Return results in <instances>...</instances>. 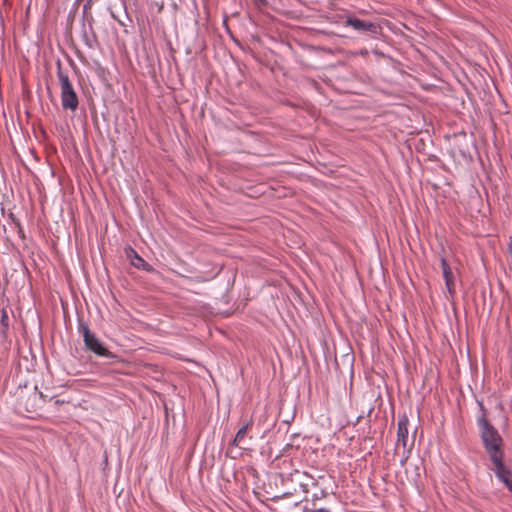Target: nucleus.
Instances as JSON below:
<instances>
[{
    "label": "nucleus",
    "instance_id": "f257e3e1",
    "mask_svg": "<svg viewBox=\"0 0 512 512\" xmlns=\"http://www.w3.org/2000/svg\"><path fill=\"white\" fill-rule=\"evenodd\" d=\"M476 422L483 447L490 460L503 456L501 451L502 438L498 430L488 421L487 417L477 416Z\"/></svg>",
    "mask_w": 512,
    "mask_h": 512
},
{
    "label": "nucleus",
    "instance_id": "f03ea898",
    "mask_svg": "<svg viewBox=\"0 0 512 512\" xmlns=\"http://www.w3.org/2000/svg\"><path fill=\"white\" fill-rule=\"evenodd\" d=\"M57 77L61 86V104L63 109L75 111L79 105L78 96L68 75L62 71L60 60H57Z\"/></svg>",
    "mask_w": 512,
    "mask_h": 512
},
{
    "label": "nucleus",
    "instance_id": "7ed1b4c3",
    "mask_svg": "<svg viewBox=\"0 0 512 512\" xmlns=\"http://www.w3.org/2000/svg\"><path fill=\"white\" fill-rule=\"evenodd\" d=\"M342 25L351 27L358 33L369 34L374 37H378L382 33V28L378 23L357 18L352 14H348L344 18Z\"/></svg>",
    "mask_w": 512,
    "mask_h": 512
},
{
    "label": "nucleus",
    "instance_id": "20e7f679",
    "mask_svg": "<svg viewBox=\"0 0 512 512\" xmlns=\"http://www.w3.org/2000/svg\"><path fill=\"white\" fill-rule=\"evenodd\" d=\"M86 337H88V339H86L84 341V345L88 351L94 353L95 355H97L99 357H103V358L111 360V361H114L118 358V356L116 354L112 353L105 346V344L99 338L96 337L95 334L94 335L86 334Z\"/></svg>",
    "mask_w": 512,
    "mask_h": 512
},
{
    "label": "nucleus",
    "instance_id": "39448f33",
    "mask_svg": "<svg viewBox=\"0 0 512 512\" xmlns=\"http://www.w3.org/2000/svg\"><path fill=\"white\" fill-rule=\"evenodd\" d=\"M491 462L494 465V474L496 478L512 492V470L503 462V456L495 457Z\"/></svg>",
    "mask_w": 512,
    "mask_h": 512
},
{
    "label": "nucleus",
    "instance_id": "423d86ee",
    "mask_svg": "<svg viewBox=\"0 0 512 512\" xmlns=\"http://www.w3.org/2000/svg\"><path fill=\"white\" fill-rule=\"evenodd\" d=\"M88 5L89 2L83 6L81 37L85 46H87L89 49H95L97 46V37L93 30L92 24L89 22L88 27L85 24V17Z\"/></svg>",
    "mask_w": 512,
    "mask_h": 512
},
{
    "label": "nucleus",
    "instance_id": "0eeeda50",
    "mask_svg": "<svg viewBox=\"0 0 512 512\" xmlns=\"http://www.w3.org/2000/svg\"><path fill=\"white\" fill-rule=\"evenodd\" d=\"M125 255L127 259L130 261V264L135 268L145 272L154 271L153 266L149 264L147 261H145L131 246L125 248Z\"/></svg>",
    "mask_w": 512,
    "mask_h": 512
},
{
    "label": "nucleus",
    "instance_id": "6e6552de",
    "mask_svg": "<svg viewBox=\"0 0 512 512\" xmlns=\"http://www.w3.org/2000/svg\"><path fill=\"white\" fill-rule=\"evenodd\" d=\"M408 417L406 414H402L398 418L397 423V443L396 445H402L404 449L407 447L408 443Z\"/></svg>",
    "mask_w": 512,
    "mask_h": 512
},
{
    "label": "nucleus",
    "instance_id": "1a4fd4ad",
    "mask_svg": "<svg viewBox=\"0 0 512 512\" xmlns=\"http://www.w3.org/2000/svg\"><path fill=\"white\" fill-rule=\"evenodd\" d=\"M251 424H252V421L246 422L242 427H240L238 429L234 438L231 441V444L233 446H238L240 444V442L242 441V439L245 437V435L247 433V429L249 428V426Z\"/></svg>",
    "mask_w": 512,
    "mask_h": 512
},
{
    "label": "nucleus",
    "instance_id": "9d476101",
    "mask_svg": "<svg viewBox=\"0 0 512 512\" xmlns=\"http://www.w3.org/2000/svg\"><path fill=\"white\" fill-rule=\"evenodd\" d=\"M0 325V333L3 337H6L9 329V317L7 311L4 308L0 310Z\"/></svg>",
    "mask_w": 512,
    "mask_h": 512
},
{
    "label": "nucleus",
    "instance_id": "9b49d317",
    "mask_svg": "<svg viewBox=\"0 0 512 512\" xmlns=\"http://www.w3.org/2000/svg\"><path fill=\"white\" fill-rule=\"evenodd\" d=\"M77 329H78V332L82 335L83 341L88 339V337H86V334L94 335V333L90 330L89 326L82 321L78 322Z\"/></svg>",
    "mask_w": 512,
    "mask_h": 512
},
{
    "label": "nucleus",
    "instance_id": "f8f14e48",
    "mask_svg": "<svg viewBox=\"0 0 512 512\" xmlns=\"http://www.w3.org/2000/svg\"><path fill=\"white\" fill-rule=\"evenodd\" d=\"M302 512H330V509L324 507L317 508L316 506L309 507L308 505H304L302 507Z\"/></svg>",
    "mask_w": 512,
    "mask_h": 512
},
{
    "label": "nucleus",
    "instance_id": "ddd939ff",
    "mask_svg": "<svg viewBox=\"0 0 512 512\" xmlns=\"http://www.w3.org/2000/svg\"><path fill=\"white\" fill-rule=\"evenodd\" d=\"M326 496V491L321 489L317 493H313L311 496L312 506H316V502Z\"/></svg>",
    "mask_w": 512,
    "mask_h": 512
},
{
    "label": "nucleus",
    "instance_id": "4468645a",
    "mask_svg": "<svg viewBox=\"0 0 512 512\" xmlns=\"http://www.w3.org/2000/svg\"><path fill=\"white\" fill-rule=\"evenodd\" d=\"M442 275H443L445 283H454L455 277H454L452 270L447 271L444 269V272H442Z\"/></svg>",
    "mask_w": 512,
    "mask_h": 512
},
{
    "label": "nucleus",
    "instance_id": "2eb2a0df",
    "mask_svg": "<svg viewBox=\"0 0 512 512\" xmlns=\"http://www.w3.org/2000/svg\"><path fill=\"white\" fill-rule=\"evenodd\" d=\"M476 402H477V405H478L479 410L481 412V414L479 416L487 417V409L485 408V406L483 404V401L477 399Z\"/></svg>",
    "mask_w": 512,
    "mask_h": 512
},
{
    "label": "nucleus",
    "instance_id": "dca6fc26",
    "mask_svg": "<svg viewBox=\"0 0 512 512\" xmlns=\"http://www.w3.org/2000/svg\"><path fill=\"white\" fill-rule=\"evenodd\" d=\"M34 397H38V400L40 402H44L47 396H45L42 392L38 391L37 386H34Z\"/></svg>",
    "mask_w": 512,
    "mask_h": 512
},
{
    "label": "nucleus",
    "instance_id": "f3484780",
    "mask_svg": "<svg viewBox=\"0 0 512 512\" xmlns=\"http://www.w3.org/2000/svg\"><path fill=\"white\" fill-rule=\"evenodd\" d=\"M441 268H442V272H444V269L447 271L451 270V268L449 267V265L447 263V260L444 257L441 258Z\"/></svg>",
    "mask_w": 512,
    "mask_h": 512
},
{
    "label": "nucleus",
    "instance_id": "a211bd4d",
    "mask_svg": "<svg viewBox=\"0 0 512 512\" xmlns=\"http://www.w3.org/2000/svg\"><path fill=\"white\" fill-rule=\"evenodd\" d=\"M50 400H54V404H55L56 406H58V405H61V404H64V403H67V402H68V401H66L65 399H58V398H56L55 396H51V397H50Z\"/></svg>",
    "mask_w": 512,
    "mask_h": 512
},
{
    "label": "nucleus",
    "instance_id": "6ab92c4d",
    "mask_svg": "<svg viewBox=\"0 0 512 512\" xmlns=\"http://www.w3.org/2000/svg\"><path fill=\"white\" fill-rule=\"evenodd\" d=\"M445 286L447 288V291L452 295L455 290H454V283H445Z\"/></svg>",
    "mask_w": 512,
    "mask_h": 512
},
{
    "label": "nucleus",
    "instance_id": "aec40b11",
    "mask_svg": "<svg viewBox=\"0 0 512 512\" xmlns=\"http://www.w3.org/2000/svg\"><path fill=\"white\" fill-rule=\"evenodd\" d=\"M254 3L257 7H263L267 4V0H254Z\"/></svg>",
    "mask_w": 512,
    "mask_h": 512
},
{
    "label": "nucleus",
    "instance_id": "412c9836",
    "mask_svg": "<svg viewBox=\"0 0 512 512\" xmlns=\"http://www.w3.org/2000/svg\"><path fill=\"white\" fill-rule=\"evenodd\" d=\"M8 217H9V219H10V220L15 224V225H17V222H20V221L18 220V218H17V217L14 215V213H12V212H10V213L8 214Z\"/></svg>",
    "mask_w": 512,
    "mask_h": 512
},
{
    "label": "nucleus",
    "instance_id": "4be33fe9",
    "mask_svg": "<svg viewBox=\"0 0 512 512\" xmlns=\"http://www.w3.org/2000/svg\"><path fill=\"white\" fill-rule=\"evenodd\" d=\"M16 226H17V228H18V234H19V236H20V237H24V231H23V228H22V226H21L20 222H17V225H16Z\"/></svg>",
    "mask_w": 512,
    "mask_h": 512
},
{
    "label": "nucleus",
    "instance_id": "5701e85b",
    "mask_svg": "<svg viewBox=\"0 0 512 512\" xmlns=\"http://www.w3.org/2000/svg\"><path fill=\"white\" fill-rule=\"evenodd\" d=\"M294 417H295V413H293L290 417H288V418L284 419V420H283V423H285V424H290L291 422H293Z\"/></svg>",
    "mask_w": 512,
    "mask_h": 512
},
{
    "label": "nucleus",
    "instance_id": "b1692460",
    "mask_svg": "<svg viewBox=\"0 0 512 512\" xmlns=\"http://www.w3.org/2000/svg\"><path fill=\"white\" fill-rule=\"evenodd\" d=\"M288 495V493H283L281 496H275V498H284Z\"/></svg>",
    "mask_w": 512,
    "mask_h": 512
},
{
    "label": "nucleus",
    "instance_id": "393cba45",
    "mask_svg": "<svg viewBox=\"0 0 512 512\" xmlns=\"http://www.w3.org/2000/svg\"><path fill=\"white\" fill-rule=\"evenodd\" d=\"M361 417H362L361 415L357 416L356 423L360 420Z\"/></svg>",
    "mask_w": 512,
    "mask_h": 512
}]
</instances>
